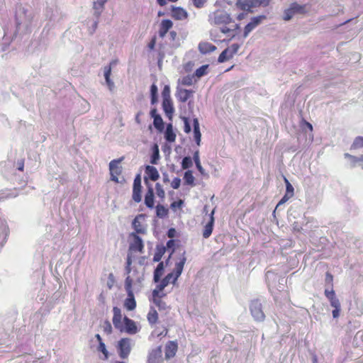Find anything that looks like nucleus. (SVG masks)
<instances>
[{"instance_id": "55", "label": "nucleus", "mask_w": 363, "mask_h": 363, "mask_svg": "<svg viewBox=\"0 0 363 363\" xmlns=\"http://www.w3.org/2000/svg\"><path fill=\"white\" fill-rule=\"evenodd\" d=\"M181 179L179 177H175L171 184V186L173 189H177L180 186Z\"/></svg>"}, {"instance_id": "29", "label": "nucleus", "mask_w": 363, "mask_h": 363, "mask_svg": "<svg viewBox=\"0 0 363 363\" xmlns=\"http://www.w3.org/2000/svg\"><path fill=\"white\" fill-rule=\"evenodd\" d=\"M164 272V264L163 262H160L156 269L154 271V277L153 279L155 282H159L160 281L161 277L162 276Z\"/></svg>"}, {"instance_id": "1", "label": "nucleus", "mask_w": 363, "mask_h": 363, "mask_svg": "<svg viewBox=\"0 0 363 363\" xmlns=\"http://www.w3.org/2000/svg\"><path fill=\"white\" fill-rule=\"evenodd\" d=\"M33 18L32 11L26 9L21 5L18 6L16 11V31L20 33L30 31Z\"/></svg>"}, {"instance_id": "52", "label": "nucleus", "mask_w": 363, "mask_h": 363, "mask_svg": "<svg viewBox=\"0 0 363 363\" xmlns=\"http://www.w3.org/2000/svg\"><path fill=\"white\" fill-rule=\"evenodd\" d=\"M194 76L187 75L182 78V83L186 86H191L193 84Z\"/></svg>"}, {"instance_id": "37", "label": "nucleus", "mask_w": 363, "mask_h": 363, "mask_svg": "<svg viewBox=\"0 0 363 363\" xmlns=\"http://www.w3.org/2000/svg\"><path fill=\"white\" fill-rule=\"evenodd\" d=\"M363 147V137H356L350 146V150H357Z\"/></svg>"}, {"instance_id": "50", "label": "nucleus", "mask_w": 363, "mask_h": 363, "mask_svg": "<svg viewBox=\"0 0 363 363\" xmlns=\"http://www.w3.org/2000/svg\"><path fill=\"white\" fill-rule=\"evenodd\" d=\"M182 120L184 121V132L186 133H189L191 131V127L189 118L185 116L182 117Z\"/></svg>"}, {"instance_id": "60", "label": "nucleus", "mask_w": 363, "mask_h": 363, "mask_svg": "<svg viewBox=\"0 0 363 363\" xmlns=\"http://www.w3.org/2000/svg\"><path fill=\"white\" fill-rule=\"evenodd\" d=\"M324 294L328 299L335 295V293L333 289H331L330 290L325 289Z\"/></svg>"}, {"instance_id": "62", "label": "nucleus", "mask_w": 363, "mask_h": 363, "mask_svg": "<svg viewBox=\"0 0 363 363\" xmlns=\"http://www.w3.org/2000/svg\"><path fill=\"white\" fill-rule=\"evenodd\" d=\"M333 281V275L330 273L327 272L325 274V282L327 284L332 285Z\"/></svg>"}, {"instance_id": "38", "label": "nucleus", "mask_w": 363, "mask_h": 363, "mask_svg": "<svg viewBox=\"0 0 363 363\" xmlns=\"http://www.w3.org/2000/svg\"><path fill=\"white\" fill-rule=\"evenodd\" d=\"M291 10L295 13H304L306 12L305 6L300 5L297 3H292L290 5Z\"/></svg>"}, {"instance_id": "18", "label": "nucleus", "mask_w": 363, "mask_h": 363, "mask_svg": "<svg viewBox=\"0 0 363 363\" xmlns=\"http://www.w3.org/2000/svg\"><path fill=\"white\" fill-rule=\"evenodd\" d=\"M344 157L346 159H348L350 161V167L354 168L357 165L361 167V164H363V155L360 156H354L349 153H345Z\"/></svg>"}, {"instance_id": "41", "label": "nucleus", "mask_w": 363, "mask_h": 363, "mask_svg": "<svg viewBox=\"0 0 363 363\" xmlns=\"http://www.w3.org/2000/svg\"><path fill=\"white\" fill-rule=\"evenodd\" d=\"M192 165H193V162H192V159L191 157L186 156L183 158L182 162V167L183 169H187L190 168L191 167H192Z\"/></svg>"}, {"instance_id": "46", "label": "nucleus", "mask_w": 363, "mask_h": 363, "mask_svg": "<svg viewBox=\"0 0 363 363\" xmlns=\"http://www.w3.org/2000/svg\"><path fill=\"white\" fill-rule=\"evenodd\" d=\"M153 302L159 310H165L167 308L166 303L162 301L161 298H154Z\"/></svg>"}, {"instance_id": "15", "label": "nucleus", "mask_w": 363, "mask_h": 363, "mask_svg": "<svg viewBox=\"0 0 363 363\" xmlns=\"http://www.w3.org/2000/svg\"><path fill=\"white\" fill-rule=\"evenodd\" d=\"M9 233V227L5 220H0V248L6 242Z\"/></svg>"}, {"instance_id": "40", "label": "nucleus", "mask_w": 363, "mask_h": 363, "mask_svg": "<svg viewBox=\"0 0 363 363\" xmlns=\"http://www.w3.org/2000/svg\"><path fill=\"white\" fill-rule=\"evenodd\" d=\"M133 200L136 202L139 203L142 200L141 197V188H133Z\"/></svg>"}, {"instance_id": "61", "label": "nucleus", "mask_w": 363, "mask_h": 363, "mask_svg": "<svg viewBox=\"0 0 363 363\" xmlns=\"http://www.w3.org/2000/svg\"><path fill=\"white\" fill-rule=\"evenodd\" d=\"M183 203L184 202L182 200H179L178 201H174L171 203L170 207L172 209L176 208H180L182 206Z\"/></svg>"}, {"instance_id": "10", "label": "nucleus", "mask_w": 363, "mask_h": 363, "mask_svg": "<svg viewBox=\"0 0 363 363\" xmlns=\"http://www.w3.org/2000/svg\"><path fill=\"white\" fill-rule=\"evenodd\" d=\"M266 18L265 16H255V17H253L250 22L248 23L245 27V29H244V37L246 38L249 33L253 30L255 29L258 25H259L262 22V21L263 19H264Z\"/></svg>"}, {"instance_id": "3", "label": "nucleus", "mask_w": 363, "mask_h": 363, "mask_svg": "<svg viewBox=\"0 0 363 363\" xmlns=\"http://www.w3.org/2000/svg\"><path fill=\"white\" fill-rule=\"evenodd\" d=\"M265 278L270 291L274 289L278 291L283 290L284 278H281L277 274L269 270L266 272Z\"/></svg>"}, {"instance_id": "28", "label": "nucleus", "mask_w": 363, "mask_h": 363, "mask_svg": "<svg viewBox=\"0 0 363 363\" xmlns=\"http://www.w3.org/2000/svg\"><path fill=\"white\" fill-rule=\"evenodd\" d=\"M164 138L169 143H173L176 139V134L173 130L172 123H169L167 125L166 130L164 132Z\"/></svg>"}, {"instance_id": "8", "label": "nucleus", "mask_w": 363, "mask_h": 363, "mask_svg": "<svg viewBox=\"0 0 363 363\" xmlns=\"http://www.w3.org/2000/svg\"><path fill=\"white\" fill-rule=\"evenodd\" d=\"M251 314L256 321H263L265 315L262 311V306L260 301L257 299L251 301L250 305Z\"/></svg>"}, {"instance_id": "12", "label": "nucleus", "mask_w": 363, "mask_h": 363, "mask_svg": "<svg viewBox=\"0 0 363 363\" xmlns=\"http://www.w3.org/2000/svg\"><path fill=\"white\" fill-rule=\"evenodd\" d=\"M113 324L114 327L119 330L120 331H123V325L122 324V314L121 310L115 306L113 308Z\"/></svg>"}, {"instance_id": "27", "label": "nucleus", "mask_w": 363, "mask_h": 363, "mask_svg": "<svg viewBox=\"0 0 363 363\" xmlns=\"http://www.w3.org/2000/svg\"><path fill=\"white\" fill-rule=\"evenodd\" d=\"M177 350V344L173 341H169L165 347V356L167 358L173 357Z\"/></svg>"}, {"instance_id": "6", "label": "nucleus", "mask_w": 363, "mask_h": 363, "mask_svg": "<svg viewBox=\"0 0 363 363\" xmlns=\"http://www.w3.org/2000/svg\"><path fill=\"white\" fill-rule=\"evenodd\" d=\"M132 349V340L128 337L121 338L117 345L118 355L121 359H126Z\"/></svg>"}, {"instance_id": "45", "label": "nucleus", "mask_w": 363, "mask_h": 363, "mask_svg": "<svg viewBox=\"0 0 363 363\" xmlns=\"http://www.w3.org/2000/svg\"><path fill=\"white\" fill-rule=\"evenodd\" d=\"M162 96L163 100H172L170 96V88L168 85H165L162 92Z\"/></svg>"}, {"instance_id": "32", "label": "nucleus", "mask_w": 363, "mask_h": 363, "mask_svg": "<svg viewBox=\"0 0 363 363\" xmlns=\"http://www.w3.org/2000/svg\"><path fill=\"white\" fill-rule=\"evenodd\" d=\"M111 72V67H104V77L106 79V82L108 86L109 90L112 91L114 88V83L110 79Z\"/></svg>"}, {"instance_id": "5", "label": "nucleus", "mask_w": 363, "mask_h": 363, "mask_svg": "<svg viewBox=\"0 0 363 363\" xmlns=\"http://www.w3.org/2000/svg\"><path fill=\"white\" fill-rule=\"evenodd\" d=\"M209 22L211 24L222 25L228 24L231 22L230 16L225 11L217 10L209 15Z\"/></svg>"}, {"instance_id": "47", "label": "nucleus", "mask_w": 363, "mask_h": 363, "mask_svg": "<svg viewBox=\"0 0 363 363\" xmlns=\"http://www.w3.org/2000/svg\"><path fill=\"white\" fill-rule=\"evenodd\" d=\"M155 189L157 196L163 199L165 196V193L161 184L160 183H157L155 185Z\"/></svg>"}, {"instance_id": "30", "label": "nucleus", "mask_w": 363, "mask_h": 363, "mask_svg": "<svg viewBox=\"0 0 363 363\" xmlns=\"http://www.w3.org/2000/svg\"><path fill=\"white\" fill-rule=\"evenodd\" d=\"M165 252L166 247L164 246L157 245L156 247V252L155 253V255L153 257V262H160Z\"/></svg>"}, {"instance_id": "43", "label": "nucleus", "mask_w": 363, "mask_h": 363, "mask_svg": "<svg viewBox=\"0 0 363 363\" xmlns=\"http://www.w3.org/2000/svg\"><path fill=\"white\" fill-rule=\"evenodd\" d=\"M284 182L286 183V194H287L289 196L292 197L294 196V187L286 178H284Z\"/></svg>"}, {"instance_id": "4", "label": "nucleus", "mask_w": 363, "mask_h": 363, "mask_svg": "<svg viewBox=\"0 0 363 363\" xmlns=\"http://www.w3.org/2000/svg\"><path fill=\"white\" fill-rule=\"evenodd\" d=\"M132 284L133 279L128 276L125 280V289L127 292L128 298L125 301L124 306L129 311H133L136 307V301L132 290Z\"/></svg>"}, {"instance_id": "64", "label": "nucleus", "mask_w": 363, "mask_h": 363, "mask_svg": "<svg viewBox=\"0 0 363 363\" xmlns=\"http://www.w3.org/2000/svg\"><path fill=\"white\" fill-rule=\"evenodd\" d=\"M94 16L96 18V19H99L103 9H99L98 7H96V8L94 7Z\"/></svg>"}, {"instance_id": "7", "label": "nucleus", "mask_w": 363, "mask_h": 363, "mask_svg": "<svg viewBox=\"0 0 363 363\" xmlns=\"http://www.w3.org/2000/svg\"><path fill=\"white\" fill-rule=\"evenodd\" d=\"M268 4L269 0H238L236 5L243 11H250L252 8L267 6Z\"/></svg>"}, {"instance_id": "21", "label": "nucleus", "mask_w": 363, "mask_h": 363, "mask_svg": "<svg viewBox=\"0 0 363 363\" xmlns=\"http://www.w3.org/2000/svg\"><path fill=\"white\" fill-rule=\"evenodd\" d=\"M213 214H214V210H213L210 214V220L205 225L204 230L203 232V236L204 238H209L212 233L213 224H214Z\"/></svg>"}, {"instance_id": "58", "label": "nucleus", "mask_w": 363, "mask_h": 363, "mask_svg": "<svg viewBox=\"0 0 363 363\" xmlns=\"http://www.w3.org/2000/svg\"><path fill=\"white\" fill-rule=\"evenodd\" d=\"M291 196H289L287 194H284V196L281 198V199L279 201L276 206V209L278 208L279 206L283 205L284 203H286Z\"/></svg>"}, {"instance_id": "33", "label": "nucleus", "mask_w": 363, "mask_h": 363, "mask_svg": "<svg viewBox=\"0 0 363 363\" xmlns=\"http://www.w3.org/2000/svg\"><path fill=\"white\" fill-rule=\"evenodd\" d=\"M160 150L157 145H155L152 149V153L150 157V163L152 164H157L160 160Z\"/></svg>"}, {"instance_id": "51", "label": "nucleus", "mask_w": 363, "mask_h": 363, "mask_svg": "<svg viewBox=\"0 0 363 363\" xmlns=\"http://www.w3.org/2000/svg\"><path fill=\"white\" fill-rule=\"evenodd\" d=\"M294 15V13L291 10V8L289 7V9H286L284 11V21H289V20H291L292 18Z\"/></svg>"}, {"instance_id": "14", "label": "nucleus", "mask_w": 363, "mask_h": 363, "mask_svg": "<svg viewBox=\"0 0 363 363\" xmlns=\"http://www.w3.org/2000/svg\"><path fill=\"white\" fill-rule=\"evenodd\" d=\"M144 214L138 215L133 220L132 225L134 230H135V233L138 234H145L146 233V230L143 227L140 220L145 218Z\"/></svg>"}, {"instance_id": "20", "label": "nucleus", "mask_w": 363, "mask_h": 363, "mask_svg": "<svg viewBox=\"0 0 363 363\" xmlns=\"http://www.w3.org/2000/svg\"><path fill=\"white\" fill-rule=\"evenodd\" d=\"M145 174L150 180L155 182L159 177L160 174L156 167L150 165H147L145 169Z\"/></svg>"}, {"instance_id": "48", "label": "nucleus", "mask_w": 363, "mask_h": 363, "mask_svg": "<svg viewBox=\"0 0 363 363\" xmlns=\"http://www.w3.org/2000/svg\"><path fill=\"white\" fill-rule=\"evenodd\" d=\"M239 48H240V45L237 43H234V44L231 45L230 47H228L226 49L230 50V51H229L230 57H233L234 55L238 52Z\"/></svg>"}, {"instance_id": "54", "label": "nucleus", "mask_w": 363, "mask_h": 363, "mask_svg": "<svg viewBox=\"0 0 363 363\" xmlns=\"http://www.w3.org/2000/svg\"><path fill=\"white\" fill-rule=\"evenodd\" d=\"M193 2V4L196 8H202L203 7L204 4L207 1V0H191Z\"/></svg>"}, {"instance_id": "34", "label": "nucleus", "mask_w": 363, "mask_h": 363, "mask_svg": "<svg viewBox=\"0 0 363 363\" xmlns=\"http://www.w3.org/2000/svg\"><path fill=\"white\" fill-rule=\"evenodd\" d=\"M169 213V210L162 204H157L156 206V215L160 218H165Z\"/></svg>"}, {"instance_id": "31", "label": "nucleus", "mask_w": 363, "mask_h": 363, "mask_svg": "<svg viewBox=\"0 0 363 363\" xmlns=\"http://www.w3.org/2000/svg\"><path fill=\"white\" fill-rule=\"evenodd\" d=\"M147 318L150 325H154L157 323L158 320V314L155 308H150L147 313Z\"/></svg>"}, {"instance_id": "59", "label": "nucleus", "mask_w": 363, "mask_h": 363, "mask_svg": "<svg viewBox=\"0 0 363 363\" xmlns=\"http://www.w3.org/2000/svg\"><path fill=\"white\" fill-rule=\"evenodd\" d=\"M107 0H97L94 3V7L104 9V6Z\"/></svg>"}, {"instance_id": "23", "label": "nucleus", "mask_w": 363, "mask_h": 363, "mask_svg": "<svg viewBox=\"0 0 363 363\" xmlns=\"http://www.w3.org/2000/svg\"><path fill=\"white\" fill-rule=\"evenodd\" d=\"M194 138L197 145H200L201 140V133L200 131L199 123L197 118L193 119Z\"/></svg>"}, {"instance_id": "24", "label": "nucleus", "mask_w": 363, "mask_h": 363, "mask_svg": "<svg viewBox=\"0 0 363 363\" xmlns=\"http://www.w3.org/2000/svg\"><path fill=\"white\" fill-rule=\"evenodd\" d=\"M199 50L202 54H207L213 52L216 50V47L208 42H201L199 44Z\"/></svg>"}, {"instance_id": "57", "label": "nucleus", "mask_w": 363, "mask_h": 363, "mask_svg": "<svg viewBox=\"0 0 363 363\" xmlns=\"http://www.w3.org/2000/svg\"><path fill=\"white\" fill-rule=\"evenodd\" d=\"M133 187H135V188H142L141 186V178H140V174H138L135 179H134V182H133Z\"/></svg>"}, {"instance_id": "9", "label": "nucleus", "mask_w": 363, "mask_h": 363, "mask_svg": "<svg viewBox=\"0 0 363 363\" xmlns=\"http://www.w3.org/2000/svg\"><path fill=\"white\" fill-rule=\"evenodd\" d=\"M130 238L132 240L130 242L129 250L143 252L144 245L142 238L135 233H131L130 234Z\"/></svg>"}, {"instance_id": "22", "label": "nucleus", "mask_w": 363, "mask_h": 363, "mask_svg": "<svg viewBox=\"0 0 363 363\" xmlns=\"http://www.w3.org/2000/svg\"><path fill=\"white\" fill-rule=\"evenodd\" d=\"M121 159L113 160L109 163L110 174L120 175L122 172V167L119 166L120 162L122 161Z\"/></svg>"}, {"instance_id": "2", "label": "nucleus", "mask_w": 363, "mask_h": 363, "mask_svg": "<svg viewBox=\"0 0 363 363\" xmlns=\"http://www.w3.org/2000/svg\"><path fill=\"white\" fill-rule=\"evenodd\" d=\"M186 261L185 257V252H183L182 257L179 262L175 264V269L174 273H169L162 280H161L160 284L157 285L159 290H163L170 282L174 284L179 276L182 274L184 266Z\"/></svg>"}, {"instance_id": "19", "label": "nucleus", "mask_w": 363, "mask_h": 363, "mask_svg": "<svg viewBox=\"0 0 363 363\" xmlns=\"http://www.w3.org/2000/svg\"><path fill=\"white\" fill-rule=\"evenodd\" d=\"M173 23L171 20L164 19L160 23V27L159 30V36L160 38H164L169 30L172 27Z\"/></svg>"}, {"instance_id": "56", "label": "nucleus", "mask_w": 363, "mask_h": 363, "mask_svg": "<svg viewBox=\"0 0 363 363\" xmlns=\"http://www.w3.org/2000/svg\"><path fill=\"white\" fill-rule=\"evenodd\" d=\"M161 291H162V290H159V289H157V286L156 287V289H154V290L152 291V296H153V299H154V298H161L162 297H163V296H165V294H160V292Z\"/></svg>"}, {"instance_id": "26", "label": "nucleus", "mask_w": 363, "mask_h": 363, "mask_svg": "<svg viewBox=\"0 0 363 363\" xmlns=\"http://www.w3.org/2000/svg\"><path fill=\"white\" fill-rule=\"evenodd\" d=\"M145 204L149 208L154 207V191L152 186H148V189L145 196Z\"/></svg>"}, {"instance_id": "13", "label": "nucleus", "mask_w": 363, "mask_h": 363, "mask_svg": "<svg viewBox=\"0 0 363 363\" xmlns=\"http://www.w3.org/2000/svg\"><path fill=\"white\" fill-rule=\"evenodd\" d=\"M123 321H124L123 330H125V333H127L130 335H134L138 332V328L135 321L130 319L127 316H125L123 318Z\"/></svg>"}, {"instance_id": "44", "label": "nucleus", "mask_w": 363, "mask_h": 363, "mask_svg": "<svg viewBox=\"0 0 363 363\" xmlns=\"http://www.w3.org/2000/svg\"><path fill=\"white\" fill-rule=\"evenodd\" d=\"M97 350L104 354L105 359H107L108 358V352L106 349L104 342H99V346L97 347Z\"/></svg>"}, {"instance_id": "42", "label": "nucleus", "mask_w": 363, "mask_h": 363, "mask_svg": "<svg viewBox=\"0 0 363 363\" xmlns=\"http://www.w3.org/2000/svg\"><path fill=\"white\" fill-rule=\"evenodd\" d=\"M208 67V65H202L199 68H198L195 72L194 75L197 77L198 78H200L207 73V69Z\"/></svg>"}, {"instance_id": "11", "label": "nucleus", "mask_w": 363, "mask_h": 363, "mask_svg": "<svg viewBox=\"0 0 363 363\" xmlns=\"http://www.w3.org/2000/svg\"><path fill=\"white\" fill-rule=\"evenodd\" d=\"M162 350L160 347H157L150 351L147 355V363H162Z\"/></svg>"}, {"instance_id": "16", "label": "nucleus", "mask_w": 363, "mask_h": 363, "mask_svg": "<svg viewBox=\"0 0 363 363\" xmlns=\"http://www.w3.org/2000/svg\"><path fill=\"white\" fill-rule=\"evenodd\" d=\"M172 17L175 20H184L188 16V13L186 10L181 7H176L172 6Z\"/></svg>"}, {"instance_id": "39", "label": "nucleus", "mask_w": 363, "mask_h": 363, "mask_svg": "<svg viewBox=\"0 0 363 363\" xmlns=\"http://www.w3.org/2000/svg\"><path fill=\"white\" fill-rule=\"evenodd\" d=\"M229 51L230 50H227L226 48L220 54L219 57H218V62L219 63H223L231 58H233V57H230V53H229Z\"/></svg>"}, {"instance_id": "49", "label": "nucleus", "mask_w": 363, "mask_h": 363, "mask_svg": "<svg viewBox=\"0 0 363 363\" xmlns=\"http://www.w3.org/2000/svg\"><path fill=\"white\" fill-rule=\"evenodd\" d=\"M330 306L333 308H341L340 302L339 299L336 297V295L330 297L329 299Z\"/></svg>"}, {"instance_id": "63", "label": "nucleus", "mask_w": 363, "mask_h": 363, "mask_svg": "<svg viewBox=\"0 0 363 363\" xmlns=\"http://www.w3.org/2000/svg\"><path fill=\"white\" fill-rule=\"evenodd\" d=\"M157 91H158V89H157V85L155 84H152L150 86V95L151 96L157 95Z\"/></svg>"}, {"instance_id": "35", "label": "nucleus", "mask_w": 363, "mask_h": 363, "mask_svg": "<svg viewBox=\"0 0 363 363\" xmlns=\"http://www.w3.org/2000/svg\"><path fill=\"white\" fill-rule=\"evenodd\" d=\"M184 180L186 184L194 186V177L193 176L192 171L187 170L184 175Z\"/></svg>"}, {"instance_id": "36", "label": "nucleus", "mask_w": 363, "mask_h": 363, "mask_svg": "<svg viewBox=\"0 0 363 363\" xmlns=\"http://www.w3.org/2000/svg\"><path fill=\"white\" fill-rule=\"evenodd\" d=\"M153 125L159 132L163 131L164 125L161 116L155 117L153 119Z\"/></svg>"}, {"instance_id": "25", "label": "nucleus", "mask_w": 363, "mask_h": 363, "mask_svg": "<svg viewBox=\"0 0 363 363\" xmlns=\"http://www.w3.org/2000/svg\"><path fill=\"white\" fill-rule=\"evenodd\" d=\"M162 108L166 116L171 120L172 115L174 111L173 104L172 100H163L162 101Z\"/></svg>"}, {"instance_id": "53", "label": "nucleus", "mask_w": 363, "mask_h": 363, "mask_svg": "<svg viewBox=\"0 0 363 363\" xmlns=\"http://www.w3.org/2000/svg\"><path fill=\"white\" fill-rule=\"evenodd\" d=\"M103 329H104V331L106 334H108V335L111 334V333H112V326H111V323L108 320L104 321V325H103Z\"/></svg>"}, {"instance_id": "17", "label": "nucleus", "mask_w": 363, "mask_h": 363, "mask_svg": "<svg viewBox=\"0 0 363 363\" xmlns=\"http://www.w3.org/2000/svg\"><path fill=\"white\" fill-rule=\"evenodd\" d=\"M193 94L194 91L191 90L177 88L175 96L179 101L184 103L193 96Z\"/></svg>"}]
</instances>
